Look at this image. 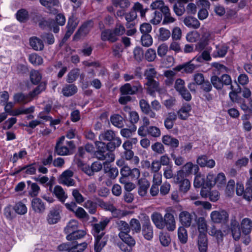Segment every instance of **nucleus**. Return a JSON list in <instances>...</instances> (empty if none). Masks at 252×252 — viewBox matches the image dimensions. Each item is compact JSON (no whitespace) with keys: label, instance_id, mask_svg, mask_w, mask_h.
<instances>
[{"label":"nucleus","instance_id":"f257e3e1","mask_svg":"<svg viewBox=\"0 0 252 252\" xmlns=\"http://www.w3.org/2000/svg\"><path fill=\"white\" fill-rule=\"evenodd\" d=\"M109 222V220L106 219L92 225L93 234L95 237V242L94 244V250L95 252H100L106 245V239L103 237L105 233L104 230Z\"/></svg>","mask_w":252,"mask_h":252},{"label":"nucleus","instance_id":"f03ea898","mask_svg":"<svg viewBox=\"0 0 252 252\" xmlns=\"http://www.w3.org/2000/svg\"><path fill=\"white\" fill-rule=\"evenodd\" d=\"M74 148L73 142L72 141H65V137L62 136L57 141L55 147V152L58 155H67L69 152V149Z\"/></svg>","mask_w":252,"mask_h":252},{"label":"nucleus","instance_id":"7ed1b4c3","mask_svg":"<svg viewBox=\"0 0 252 252\" xmlns=\"http://www.w3.org/2000/svg\"><path fill=\"white\" fill-rule=\"evenodd\" d=\"M198 170L199 167L197 165L188 162L183 166L182 170L177 172L176 179L178 182H180L182 179L192 174H196Z\"/></svg>","mask_w":252,"mask_h":252},{"label":"nucleus","instance_id":"20e7f679","mask_svg":"<svg viewBox=\"0 0 252 252\" xmlns=\"http://www.w3.org/2000/svg\"><path fill=\"white\" fill-rule=\"evenodd\" d=\"M210 218L215 223H225L228 220L229 214L224 210L213 211L210 214Z\"/></svg>","mask_w":252,"mask_h":252},{"label":"nucleus","instance_id":"39448f33","mask_svg":"<svg viewBox=\"0 0 252 252\" xmlns=\"http://www.w3.org/2000/svg\"><path fill=\"white\" fill-rule=\"evenodd\" d=\"M170 208L165 210L163 223V229L166 228L169 231H173L176 227L175 218L173 214L169 212Z\"/></svg>","mask_w":252,"mask_h":252},{"label":"nucleus","instance_id":"423d86ee","mask_svg":"<svg viewBox=\"0 0 252 252\" xmlns=\"http://www.w3.org/2000/svg\"><path fill=\"white\" fill-rule=\"evenodd\" d=\"M113 6L117 8H120L117 11L115 14L116 17H123L125 14V11L130 5V2L129 0H112Z\"/></svg>","mask_w":252,"mask_h":252},{"label":"nucleus","instance_id":"0eeeda50","mask_svg":"<svg viewBox=\"0 0 252 252\" xmlns=\"http://www.w3.org/2000/svg\"><path fill=\"white\" fill-rule=\"evenodd\" d=\"M142 90V87L139 82L132 86L129 83H126L120 88L122 95H133Z\"/></svg>","mask_w":252,"mask_h":252},{"label":"nucleus","instance_id":"6e6552de","mask_svg":"<svg viewBox=\"0 0 252 252\" xmlns=\"http://www.w3.org/2000/svg\"><path fill=\"white\" fill-rule=\"evenodd\" d=\"M73 172L70 170L63 172L59 177V183L67 187L75 186V181L72 178Z\"/></svg>","mask_w":252,"mask_h":252},{"label":"nucleus","instance_id":"1a4fd4ad","mask_svg":"<svg viewBox=\"0 0 252 252\" xmlns=\"http://www.w3.org/2000/svg\"><path fill=\"white\" fill-rule=\"evenodd\" d=\"M144 223L142 225V234L146 239L151 240L154 235L153 227L148 216L144 215Z\"/></svg>","mask_w":252,"mask_h":252},{"label":"nucleus","instance_id":"9d476101","mask_svg":"<svg viewBox=\"0 0 252 252\" xmlns=\"http://www.w3.org/2000/svg\"><path fill=\"white\" fill-rule=\"evenodd\" d=\"M93 25L94 24L92 21H89L84 23L75 33L74 35V39L77 40L82 37L86 36L92 29Z\"/></svg>","mask_w":252,"mask_h":252},{"label":"nucleus","instance_id":"9b49d317","mask_svg":"<svg viewBox=\"0 0 252 252\" xmlns=\"http://www.w3.org/2000/svg\"><path fill=\"white\" fill-rule=\"evenodd\" d=\"M146 85L147 86L148 93L151 95H153L156 92H158L159 93L164 92V88L160 87L158 82L155 80H147Z\"/></svg>","mask_w":252,"mask_h":252},{"label":"nucleus","instance_id":"f8f14e48","mask_svg":"<svg viewBox=\"0 0 252 252\" xmlns=\"http://www.w3.org/2000/svg\"><path fill=\"white\" fill-rule=\"evenodd\" d=\"M56 22L53 20L50 21L49 24V28L53 30L54 32L57 33L60 30L59 26H63L65 22V18L64 16L61 13L58 14L56 16Z\"/></svg>","mask_w":252,"mask_h":252},{"label":"nucleus","instance_id":"ddd939ff","mask_svg":"<svg viewBox=\"0 0 252 252\" xmlns=\"http://www.w3.org/2000/svg\"><path fill=\"white\" fill-rule=\"evenodd\" d=\"M192 215L187 211H182L179 214V220L182 224L181 226L189 227L192 223Z\"/></svg>","mask_w":252,"mask_h":252},{"label":"nucleus","instance_id":"4468645a","mask_svg":"<svg viewBox=\"0 0 252 252\" xmlns=\"http://www.w3.org/2000/svg\"><path fill=\"white\" fill-rule=\"evenodd\" d=\"M197 67V65L192 63V61H190L176 66L173 69L176 71H182V73H191Z\"/></svg>","mask_w":252,"mask_h":252},{"label":"nucleus","instance_id":"2eb2a0df","mask_svg":"<svg viewBox=\"0 0 252 252\" xmlns=\"http://www.w3.org/2000/svg\"><path fill=\"white\" fill-rule=\"evenodd\" d=\"M61 210L59 207L52 209L47 217V220L48 223L53 224L57 223L61 219Z\"/></svg>","mask_w":252,"mask_h":252},{"label":"nucleus","instance_id":"dca6fc26","mask_svg":"<svg viewBox=\"0 0 252 252\" xmlns=\"http://www.w3.org/2000/svg\"><path fill=\"white\" fill-rule=\"evenodd\" d=\"M240 228L244 234H250L252 230V220L248 218L243 219L240 222Z\"/></svg>","mask_w":252,"mask_h":252},{"label":"nucleus","instance_id":"f3484780","mask_svg":"<svg viewBox=\"0 0 252 252\" xmlns=\"http://www.w3.org/2000/svg\"><path fill=\"white\" fill-rule=\"evenodd\" d=\"M31 205L32 210L35 213H42L45 210L44 203L39 198H33L31 201Z\"/></svg>","mask_w":252,"mask_h":252},{"label":"nucleus","instance_id":"a211bd4d","mask_svg":"<svg viewBox=\"0 0 252 252\" xmlns=\"http://www.w3.org/2000/svg\"><path fill=\"white\" fill-rule=\"evenodd\" d=\"M152 221L156 227L159 229H163L164 216L159 212H154L151 216Z\"/></svg>","mask_w":252,"mask_h":252},{"label":"nucleus","instance_id":"6ab92c4d","mask_svg":"<svg viewBox=\"0 0 252 252\" xmlns=\"http://www.w3.org/2000/svg\"><path fill=\"white\" fill-rule=\"evenodd\" d=\"M41 4L47 7L50 11V12L55 14L57 13V10L53 8L54 6H58L60 4L59 0H39Z\"/></svg>","mask_w":252,"mask_h":252},{"label":"nucleus","instance_id":"aec40b11","mask_svg":"<svg viewBox=\"0 0 252 252\" xmlns=\"http://www.w3.org/2000/svg\"><path fill=\"white\" fill-rule=\"evenodd\" d=\"M191 109V106L189 104L186 103L183 104L178 111L179 118L180 119L184 120L187 119L190 115Z\"/></svg>","mask_w":252,"mask_h":252},{"label":"nucleus","instance_id":"412c9836","mask_svg":"<svg viewBox=\"0 0 252 252\" xmlns=\"http://www.w3.org/2000/svg\"><path fill=\"white\" fill-rule=\"evenodd\" d=\"M77 24L74 20L73 18H69L66 26L67 31L63 38V41L67 40L74 32Z\"/></svg>","mask_w":252,"mask_h":252},{"label":"nucleus","instance_id":"4be33fe9","mask_svg":"<svg viewBox=\"0 0 252 252\" xmlns=\"http://www.w3.org/2000/svg\"><path fill=\"white\" fill-rule=\"evenodd\" d=\"M138 194L141 196H145L147 193V190L150 187L149 182L146 179L141 178L138 180Z\"/></svg>","mask_w":252,"mask_h":252},{"label":"nucleus","instance_id":"5701e85b","mask_svg":"<svg viewBox=\"0 0 252 252\" xmlns=\"http://www.w3.org/2000/svg\"><path fill=\"white\" fill-rule=\"evenodd\" d=\"M101 39L103 41H109L114 42L118 40V37L116 36L113 30H106L102 32Z\"/></svg>","mask_w":252,"mask_h":252},{"label":"nucleus","instance_id":"b1692460","mask_svg":"<svg viewBox=\"0 0 252 252\" xmlns=\"http://www.w3.org/2000/svg\"><path fill=\"white\" fill-rule=\"evenodd\" d=\"M122 157L126 160H131V163L134 165L139 164L140 159L138 157L134 156V152L132 150L124 151Z\"/></svg>","mask_w":252,"mask_h":252},{"label":"nucleus","instance_id":"393cba45","mask_svg":"<svg viewBox=\"0 0 252 252\" xmlns=\"http://www.w3.org/2000/svg\"><path fill=\"white\" fill-rule=\"evenodd\" d=\"M176 119L177 115L175 112H171L168 113L164 121V125L166 128L167 129L172 128Z\"/></svg>","mask_w":252,"mask_h":252},{"label":"nucleus","instance_id":"a878e982","mask_svg":"<svg viewBox=\"0 0 252 252\" xmlns=\"http://www.w3.org/2000/svg\"><path fill=\"white\" fill-rule=\"evenodd\" d=\"M209 234L216 238L218 244L222 242L224 234L221 230L217 229L214 225L211 227Z\"/></svg>","mask_w":252,"mask_h":252},{"label":"nucleus","instance_id":"bb28decb","mask_svg":"<svg viewBox=\"0 0 252 252\" xmlns=\"http://www.w3.org/2000/svg\"><path fill=\"white\" fill-rule=\"evenodd\" d=\"M106 207V209L111 211L112 215L114 218H121L127 216L129 214L128 212L126 211L116 209L111 205H107Z\"/></svg>","mask_w":252,"mask_h":252},{"label":"nucleus","instance_id":"cd10ccee","mask_svg":"<svg viewBox=\"0 0 252 252\" xmlns=\"http://www.w3.org/2000/svg\"><path fill=\"white\" fill-rule=\"evenodd\" d=\"M96 157L100 160H106V162H112L114 160L115 156L110 152H101L96 151L95 152Z\"/></svg>","mask_w":252,"mask_h":252},{"label":"nucleus","instance_id":"c85d7f7f","mask_svg":"<svg viewBox=\"0 0 252 252\" xmlns=\"http://www.w3.org/2000/svg\"><path fill=\"white\" fill-rule=\"evenodd\" d=\"M53 193L57 198L62 203L65 202L67 198V194L63 188L60 186H56L54 188Z\"/></svg>","mask_w":252,"mask_h":252},{"label":"nucleus","instance_id":"c756f323","mask_svg":"<svg viewBox=\"0 0 252 252\" xmlns=\"http://www.w3.org/2000/svg\"><path fill=\"white\" fill-rule=\"evenodd\" d=\"M13 99L15 103L21 104H26L32 100L29 94H25L21 93L15 94L13 95Z\"/></svg>","mask_w":252,"mask_h":252},{"label":"nucleus","instance_id":"7c9ffc66","mask_svg":"<svg viewBox=\"0 0 252 252\" xmlns=\"http://www.w3.org/2000/svg\"><path fill=\"white\" fill-rule=\"evenodd\" d=\"M162 13L163 14L162 17H163L162 22V25H169L176 21V19L171 15L169 8L164 9Z\"/></svg>","mask_w":252,"mask_h":252},{"label":"nucleus","instance_id":"2f4dec72","mask_svg":"<svg viewBox=\"0 0 252 252\" xmlns=\"http://www.w3.org/2000/svg\"><path fill=\"white\" fill-rule=\"evenodd\" d=\"M198 249L200 252H206L208 248V240L205 234H199L198 240Z\"/></svg>","mask_w":252,"mask_h":252},{"label":"nucleus","instance_id":"473e14b6","mask_svg":"<svg viewBox=\"0 0 252 252\" xmlns=\"http://www.w3.org/2000/svg\"><path fill=\"white\" fill-rule=\"evenodd\" d=\"M30 46L36 51H41L44 48L43 41L36 37H32L30 39Z\"/></svg>","mask_w":252,"mask_h":252},{"label":"nucleus","instance_id":"72a5a7b5","mask_svg":"<svg viewBox=\"0 0 252 252\" xmlns=\"http://www.w3.org/2000/svg\"><path fill=\"white\" fill-rule=\"evenodd\" d=\"M183 22L188 27L193 29H198L200 25L199 22L196 18L190 16L185 17Z\"/></svg>","mask_w":252,"mask_h":252},{"label":"nucleus","instance_id":"f704fd0d","mask_svg":"<svg viewBox=\"0 0 252 252\" xmlns=\"http://www.w3.org/2000/svg\"><path fill=\"white\" fill-rule=\"evenodd\" d=\"M78 227V222L75 220H70L64 229L66 234H69L75 232Z\"/></svg>","mask_w":252,"mask_h":252},{"label":"nucleus","instance_id":"c9c22d12","mask_svg":"<svg viewBox=\"0 0 252 252\" xmlns=\"http://www.w3.org/2000/svg\"><path fill=\"white\" fill-rule=\"evenodd\" d=\"M162 141L164 144L173 148L178 147L179 144V142L177 139L168 135L163 136L162 138Z\"/></svg>","mask_w":252,"mask_h":252},{"label":"nucleus","instance_id":"e433bc0d","mask_svg":"<svg viewBox=\"0 0 252 252\" xmlns=\"http://www.w3.org/2000/svg\"><path fill=\"white\" fill-rule=\"evenodd\" d=\"M77 90V87L73 84L66 85L63 87L62 93L63 95L68 97L76 94Z\"/></svg>","mask_w":252,"mask_h":252},{"label":"nucleus","instance_id":"4c0bfd02","mask_svg":"<svg viewBox=\"0 0 252 252\" xmlns=\"http://www.w3.org/2000/svg\"><path fill=\"white\" fill-rule=\"evenodd\" d=\"M86 235V231L84 230H78L75 232L67 235L66 239L68 241H73L80 239Z\"/></svg>","mask_w":252,"mask_h":252},{"label":"nucleus","instance_id":"58836bf2","mask_svg":"<svg viewBox=\"0 0 252 252\" xmlns=\"http://www.w3.org/2000/svg\"><path fill=\"white\" fill-rule=\"evenodd\" d=\"M178 237L182 244H185L187 242L188 233L185 227H179L178 229Z\"/></svg>","mask_w":252,"mask_h":252},{"label":"nucleus","instance_id":"ea45409f","mask_svg":"<svg viewBox=\"0 0 252 252\" xmlns=\"http://www.w3.org/2000/svg\"><path fill=\"white\" fill-rule=\"evenodd\" d=\"M128 233H119V236L120 239L128 246H134L135 244V241Z\"/></svg>","mask_w":252,"mask_h":252},{"label":"nucleus","instance_id":"a19ab883","mask_svg":"<svg viewBox=\"0 0 252 252\" xmlns=\"http://www.w3.org/2000/svg\"><path fill=\"white\" fill-rule=\"evenodd\" d=\"M197 225L199 234H205L207 229V224L205 218L203 217L198 218L197 220Z\"/></svg>","mask_w":252,"mask_h":252},{"label":"nucleus","instance_id":"79ce46f5","mask_svg":"<svg viewBox=\"0 0 252 252\" xmlns=\"http://www.w3.org/2000/svg\"><path fill=\"white\" fill-rule=\"evenodd\" d=\"M116 136L114 132L111 130H107L102 132L99 136V139L100 141H112Z\"/></svg>","mask_w":252,"mask_h":252},{"label":"nucleus","instance_id":"37998d69","mask_svg":"<svg viewBox=\"0 0 252 252\" xmlns=\"http://www.w3.org/2000/svg\"><path fill=\"white\" fill-rule=\"evenodd\" d=\"M231 229L233 239L235 240H239L241 237V230L238 227V224L237 222H232Z\"/></svg>","mask_w":252,"mask_h":252},{"label":"nucleus","instance_id":"c03bdc74","mask_svg":"<svg viewBox=\"0 0 252 252\" xmlns=\"http://www.w3.org/2000/svg\"><path fill=\"white\" fill-rule=\"evenodd\" d=\"M117 227L120 231V233H126L130 231V228L129 224L123 220H118L116 222Z\"/></svg>","mask_w":252,"mask_h":252},{"label":"nucleus","instance_id":"a18cd8bd","mask_svg":"<svg viewBox=\"0 0 252 252\" xmlns=\"http://www.w3.org/2000/svg\"><path fill=\"white\" fill-rule=\"evenodd\" d=\"M228 48L223 45H219L216 46V51L213 56L215 57H223L227 52Z\"/></svg>","mask_w":252,"mask_h":252},{"label":"nucleus","instance_id":"49530a36","mask_svg":"<svg viewBox=\"0 0 252 252\" xmlns=\"http://www.w3.org/2000/svg\"><path fill=\"white\" fill-rule=\"evenodd\" d=\"M34 110V107L31 106L30 107L24 108H20L19 109L14 110L12 114V116H18L21 114H28L33 112Z\"/></svg>","mask_w":252,"mask_h":252},{"label":"nucleus","instance_id":"de8ad7c7","mask_svg":"<svg viewBox=\"0 0 252 252\" xmlns=\"http://www.w3.org/2000/svg\"><path fill=\"white\" fill-rule=\"evenodd\" d=\"M150 7L152 9H159L161 13L163 12L164 9L169 8L168 6L165 5L162 0H156L151 4Z\"/></svg>","mask_w":252,"mask_h":252},{"label":"nucleus","instance_id":"09e8293b","mask_svg":"<svg viewBox=\"0 0 252 252\" xmlns=\"http://www.w3.org/2000/svg\"><path fill=\"white\" fill-rule=\"evenodd\" d=\"M42 75L37 70H32L30 72V80L33 84H37L41 81Z\"/></svg>","mask_w":252,"mask_h":252},{"label":"nucleus","instance_id":"8fccbe9b","mask_svg":"<svg viewBox=\"0 0 252 252\" xmlns=\"http://www.w3.org/2000/svg\"><path fill=\"white\" fill-rule=\"evenodd\" d=\"M158 32V39L162 41L167 40L171 35L170 31L164 28H160Z\"/></svg>","mask_w":252,"mask_h":252},{"label":"nucleus","instance_id":"3c124183","mask_svg":"<svg viewBox=\"0 0 252 252\" xmlns=\"http://www.w3.org/2000/svg\"><path fill=\"white\" fill-rule=\"evenodd\" d=\"M159 241L163 247L168 246L171 243V238L167 233L161 232L159 234Z\"/></svg>","mask_w":252,"mask_h":252},{"label":"nucleus","instance_id":"603ef678","mask_svg":"<svg viewBox=\"0 0 252 252\" xmlns=\"http://www.w3.org/2000/svg\"><path fill=\"white\" fill-rule=\"evenodd\" d=\"M72 195L77 204H81L85 201V198L77 189H74L72 190Z\"/></svg>","mask_w":252,"mask_h":252},{"label":"nucleus","instance_id":"864d4df0","mask_svg":"<svg viewBox=\"0 0 252 252\" xmlns=\"http://www.w3.org/2000/svg\"><path fill=\"white\" fill-rule=\"evenodd\" d=\"M75 216L79 219L88 220L89 215L86 211L81 207H78L74 212Z\"/></svg>","mask_w":252,"mask_h":252},{"label":"nucleus","instance_id":"5fc2aeb1","mask_svg":"<svg viewBox=\"0 0 252 252\" xmlns=\"http://www.w3.org/2000/svg\"><path fill=\"white\" fill-rule=\"evenodd\" d=\"M29 60L31 63L35 65H40L43 63L42 57L35 53L30 55Z\"/></svg>","mask_w":252,"mask_h":252},{"label":"nucleus","instance_id":"6e6d98bb","mask_svg":"<svg viewBox=\"0 0 252 252\" xmlns=\"http://www.w3.org/2000/svg\"><path fill=\"white\" fill-rule=\"evenodd\" d=\"M104 173L107 174V176L111 179H115L119 174L118 169L116 167H106L105 168Z\"/></svg>","mask_w":252,"mask_h":252},{"label":"nucleus","instance_id":"4d7b16f0","mask_svg":"<svg viewBox=\"0 0 252 252\" xmlns=\"http://www.w3.org/2000/svg\"><path fill=\"white\" fill-rule=\"evenodd\" d=\"M111 122L115 126L121 127L123 126V118L119 115H114L111 117Z\"/></svg>","mask_w":252,"mask_h":252},{"label":"nucleus","instance_id":"13d9d810","mask_svg":"<svg viewBox=\"0 0 252 252\" xmlns=\"http://www.w3.org/2000/svg\"><path fill=\"white\" fill-rule=\"evenodd\" d=\"M132 9L133 11L136 12H139L141 17H144L145 14L147 11V8H144L142 4L139 2L134 3Z\"/></svg>","mask_w":252,"mask_h":252},{"label":"nucleus","instance_id":"bf43d9fd","mask_svg":"<svg viewBox=\"0 0 252 252\" xmlns=\"http://www.w3.org/2000/svg\"><path fill=\"white\" fill-rule=\"evenodd\" d=\"M131 230L136 233H139L141 229L139 221L136 219H132L130 220L129 225Z\"/></svg>","mask_w":252,"mask_h":252},{"label":"nucleus","instance_id":"052dcab7","mask_svg":"<svg viewBox=\"0 0 252 252\" xmlns=\"http://www.w3.org/2000/svg\"><path fill=\"white\" fill-rule=\"evenodd\" d=\"M145 76L147 80H155L157 75V72L154 67H149L145 71Z\"/></svg>","mask_w":252,"mask_h":252},{"label":"nucleus","instance_id":"680f3d73","mask_svg":"<svg viewBox=\"0 0 252 252\" xmlns=\"http://www.w3.org/2000/svg\"><path fill=\"white\" fill-rule=\"evenodd\" d=\"M162 13L158 11H155L154 13L152 18L150 20L151 23L153 25H158L159 24L162 19Z\"/></svg>","mask_w":252,"mask_h":252},{"label":"nucleus","instance_id":"e2e57ef3","mask_svg":"<svg viewBox=\"0 0 252 252\" xmlns=\"http://www.w3.org/2000/svg\"><path fill=\"white\" fill-rule=\"evenodd\" d=\"M80 70L78 68H75L71 70L67 74V82L72 83L76 80L79 74Z\"/></svg>","mask_w":252,"mask_h":252},{"label":"nucleus","instance_id":"0e129e2a","mask_svg":"<svg viewBox=\"0 0 252 252\" xmlns=\"http://www.w3.org/2000/svg\"><path fill=\"white\" fill-rule=\"evenodd\" d=\"M235 188V183L234 180H229L227 184L225 189V193L228 196H231L234 193V190Z\"/></svg>","mask_w":252,"mask_h":252},{"label":"nucleus","instance_id":"69168bd1","mask_svg":"<svg viewBox=\"0 0 252 252\" xmlns=\"http://www.w3.org/2000/svg\"><path fill=\"white\" fill-rule=\"evenodd\" d=\"M83 206L88 210L89 212L91 214H94L96 212V205L95 203L90 200H87L84 204Z\"/></svg>","mask_w":252,"mask_h":252},{"label":"nucleus","instance_id":"338daca9","mask_svg":"<svg viewBox=\"0 0 252 252\" xmlns=\"http://www.w3.org/2000/svg\"><path fill=\"white\" fill-rule=\"evenodd\" d=\"M147 132L148 134L154 137H159L161 134L159 128L155 126H150L147 127Z\"/></svg>","mask_w":252,"mask_h":252},{"label":"nucleus","instance_id":"774afa93","mask_svg":"<svg viewBox=\"0 0 252 252\" xmlns=\"http://www.w3.org/2000/svg\"><path fill=\"white\" fill-rule=\"evenodd\" d=\"M87 243L86 242H83L79 244H72V247L70 252H83L87 247Z\"/></svg>","mask_w":252,"mask_h":252}]
</instances>
